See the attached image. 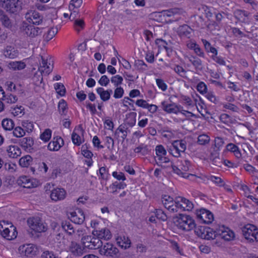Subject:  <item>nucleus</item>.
<instances>
[{"label":"nucleus","instance_id":"ddd939ff","mask_svg":"<svg viewBox=\"0 0 258 258\" xmlns=\"http://www.w3.org/2000/svg\"><path fill=\"white\" fill-rule=\"evenodd\" d=\"M162 203L164 207L171 212H177V198L175 200L168 195H163L162 197Z\"/></svg>","mask_w":258,"mask_h":258},{"label":"nucleus","instance_id":"6e6552de","mask_svg":"<svg viewBox=\"0 0 258 258\" xmlns=\"http://www.w3.org/2000/svg\"><path fill=\"white\" fill-rule=\"evenodd\" d=\"M81 240L85 247L91 249L99 248L102 244V242L95 236H84L82 237Z\"/></svg>","mask_w":258,"mask_h":258},{"label":"nucleus","instance_id":"cd10ccee","mask_svg":"<svg viewBox=\"0 0 258 258\" xmlns=\"http://www.w3.org/2000/svg\"><path fill=\"white\" fill-rule=\"evenodd\" d=\"M4 56L9 58L13 59L18 55V51L11 46H7L4 50Z\"/></svg>","mask_w":258,"mask_h":258},{"label":"nucleus","instance_id":"dca6fc26","mask_svg":"<svg viewBox=\"0 0 258 258\" xmlns=\"http://www.w3.org/2000/svg\"><path fill=\"white\" fill-rule=\"evenodd\" d=\"M36 247L32 244L21 245L19 248V251L23 256H32L36 254Z\"/></svg>","mask_w":258,"mask_h":258},{"label":"nucleus","instance_id":"393cba45","mask_svg":"<svg viewBox=\"0 0 258 258\" xmlns=\"http://www.w3.org/2000/svg\"><path fill=\"white\" fill-rule=\"evenodd\" d=\"M20 145L25 150L30 151L32 149L34 140L31 137H25L20 140Z\"/></svg>","mask_w":258,"mask_h":258},{"label":"nucleus","instance_id":"a878e982","mask_svg":"<svg viewBox=\"0 0 258 258\" xmlns=\"http://www.w3.org/2000/svg\"><path fill=\"white\" fill-rule=\"evenodd\" d=\"M97 93L100 95L101 99L103 101H108L112 93L111 89L104 90V88L99 87L96 89Z\"/></svg>","mask_w":258,"mask_h":258},{"label":"nucleus","instance_id":"c9c22d12","mask_svg":"<svg viewBox=\"0 0 258 258\" xmlns=\"http://www.w3.org/2000/svg\"><path fill=\"white\" fill-rule=\"evenodd\" d=\"M202 41L207 53H211L212 55L218 54L217 49L213 47L209 41L204 39H202Z\"/></svg>","mask_w":258,"mask_h":258},{"label":"nucleus","instance_id":"6e6d98bb","mask_svg":"<svg viewBox=\"0 0 258 258\" xmlns=\"http://www.w3.org/2000/svg\"><path fill=\"white\" fill-rule=\"evenodd\" d=\"M54 88L57 93L60 96H63L66 93V89L64 85L61 83H56L54 85Z\"/></svg>","mask_w":258,"mask_h":258},{"label":"nucleus","instance_id":"680f3d73","mask_svg":"<svg viewBox=\"0 0 258 258\" xmlns=\"http://www.w3.org/2000/svg\"><path fill=\"white\" fill-rule=\"evenodd\" d=\"M82 0H72L69 5V10H72L75 8H79L82 4Z\"/></svg>","mask_w":258,"mask_h":258},{"label":"nucleus","instance_id":"1a4fd4ad","mask_svg":"<svg viewBox=\"0 0 258 258\" xmlns=\"http://www.w3.org/2000/svg\"><path fill=\"white\" fill-rule=\"evenodd\" d=\"M161 107L163 111L167 113H173L177 114L179 112L183 114L182 111H185L182 109V107L178 105L175 103H170L167 101H163L161 103Z\"/></svg>","mask_w":258,"mask_h":258},{"label":"nucleus","instance_id":"0eeeda50","mask_svg":"<svg viewBox=\"0 0 258 258\" xmlns=\"http://www.w3.org/2000/svg\"><path fill=\"white\" fill-rule=\"evenodd\" d=\"M25 18L27 22L35 25H39L43 22V16L34 10L30 9L25 14Z\"/></svg>","mask_w":258,"mask_h":258},{"label":"nucleus","instance_id":"2f4dec72","mask_svg":"<svg viewBox=\"0 0 258 258\" xmlns=\"http://www.w3.org/2000/svg\"><path fill=\"white\" fill-rule=\"evenodd\" d=\"M226 150L234 154L237 158L241 157V153L239 148L233 143H229L226 145Z\"/></svg>","mask_w":258,"mask_h":258},{"label":"nucleus","instance_id":"a18cd8bd","mask_svg":"<svg viewBox=\"0 0 258 258\" xmlns=\"http://www.w3.org/2000/svg\"><path fill=\"white\" fill-rule=\"evenodd\" d=\"M210 137L206 134L200 135L198 138V143L201 145L208 144L210 142Z\"/></svg>","mask_w":258,"mask_h":258},{"label":"nucleus","instance_id":"4c0bfd02","mask_svg":"<svg viewBox=\"0 0 258 258\" xmlns=\"http://www.w3.org/2000/svg\"><path fill=\"white\" fill-rule=\"evenodd\" d=\"M62 229L70 235L75 233V229L73 225L69 221H63L61 223Z\"/></svg>","mask_w":258,"mask_h":258},{"label":"nucleus","instance_id":"603ef678","mask_svg":"<svg viewBox=\"0 0 258 258\" xmlns=\"http://www.w3.org/2000/svg\"><path fill=\"white\" fill-rule=\"evenodd\" d=\"M208 180L214 182L216 184L219 186L224 185V181L219 177L210 175L207 177Z\"/></svg>","mask_w":258,"mask_h":258},{"label":"nucleus","instance_id":"a211bd4d","mask_svg":"<svg viewBox=\"0 0 258 258\" xmlns=\"http://www.w3.org/2000/svg\"><path fill=\"white\" fill-rule=\"evenodd\" d=\"M68 251L74 256H80L84 253L85 248L82 247L80 244L75 241H72L69 246Z\"/></svg>","mask_w":258,"mask_h":258},{"label":"nucleus","instance_id":"8fccbe9b","mask_svg":"<svg viewBox=\"0 0 258 258\" xmlns=\"http://www.w3.org/2000/svg\"><path fill=\"white\" fill-rule=\"evenodd\" d=\"M1 234L3 237L8 240H12L16 237L14 233H13L12 235H10V230L8 227H5L4 230H3Z\"/></svg>","mask_w":258,"mask_h":258},{"label":"nucleus","instance_id":"0e129e2a","mask_svg":"<svg viewBox=\"0 0 258 258\" xmlns=\"http://www.w3.org/2000/svg\"><path fill=\"white\" fill-rule=\"evenodd\" d=\"M174 71L181 77H185L186 75V71L181 66L176 65L174 68Z\"/></svg>","mask_w":258,"mask_h":258},{"label":"nucleus","instance_id":"9d476101","mask_svg":"<svg viewBox=\"0 0 258 258\" xmlns=\"http://www.w3.org/2000/svg\"><path fill=\"white\" fill-rule=\"evenodd\" d=\"M196 214L198 219L201 223L209 224L214 220L213 214L210 211L205 209L197 210Z\"/></svg>","mask_w":258,"mask_h":258},{"label":"nucleus","instance_id":"7c9ffc66","mask_svg":"<svg viewBox=\"0 0 258 258\" xmlns=\"http://www.w3.org/2000/svg\"><path fill=\"white\" fill-rule=\"evenodd\" d=\"M255 229V226L252 224H247L242 228V231L245 239L248 240L253 230Z\"/></svg>","mask_w":258,"mask_h":258},{"label":"nucleus","instance_id":"f03ea898","mask_svg":"<svg viewBox=\"0 0 258 258\" xmlns=\"http://www.w3.org/2000/svg\"><path fill=\"white\" fill-rule=\"evenodd\" d=\"M34 25L28 24L26 21H23L20 24V29L27 36L33 38L40 35L43 29V28L36 27Z\"/></svg>","mask_w":258,"mask_h":258},{"label":"nucleus","instance_id":"72a5a7b5","mask_svg":"<svg viewBox=\"0 0 258 258\" xmlns=\"http://www.w3.org/2000/svg\"><path fill=\"white\" fill-rule=\"evenodd\" d=\"M18 183L25 188H30L33 185L30 178L26 176L20 177L18 180Z\"/></svg>","mask_w":258,"mask_h":258},{"label":"nucleus","instance_id":"bb28decb","mask_svg":"<svg viewBox=\"0 0 258 258\" xmlns=\"http://www.w3.org/2000/svg\"><path fill=\"white\" fill-rule=\"evenodd\" d=\"M187 58L196 71H201L203 69L202 61L199 57L195 55H190L188 56Z\"/></svg>","mask_w":258,"mask_h":258},{"label":"nucleus","instance_id":"3c124183","mask_svg":"<svg viewBox=\"0 0 258 258\" xmlns=\"http://www.w3.org/2000/svg\"><path fill=\"white\" fill-rule=\"evenodd\" d=\"M13 135L17 138H21L25 135V130L21 126H17L14 128Z\"/></svg>","mask_w":258,"mask_h":258},{"label":"nucleus","instance_id":"6ab92c4d","mask_svg":"<svg viewBox=\"0 0 258 258\" xmlns=\"http://www.w3.org/2000/svg\"><path fill=\"white\" fill-rule=\"evenodd\" d=\"M69 218L72 222L77 224H82L85 220L84 212L80 209H78L76 211L70 213Z\"/></svg>","mask_w":258,"mask_h":258},{"label":"nucleus","instance_id":"f8f14e48","mask_svg":"<svg viewBox=\"0 0 258 258\" xmlns=\"http://www.w3.org/2000/svg\"><path fill=\"white\" fill-rule=\"evenodd\" d=\"M195 232L199 237L207 240L215 239L217 235L216 232L210 228L201 227L197 229Z\"/></svg>","mask_w":258,"mask_h":258},{"label":"nucleus","instance_id":"338daca9","mask_svg":"<svg viewBox=\"0 0 258 258\" xmlns=\"http://www.w3.org/2000/svg\"><path fill=\"white\" fill-rule=\"evenodd\" d=\"M72 140L73 143L76 145L79 146L82 143L80 136L74 132L72 135Z\"/></svg>","mask_w":258,"mask_h":258},{"label":"nucleus","instance_id":"c85d7f7f","mask_svg":"<svg viewBox=\"0 0 258 258\" xmlns=\"http://www.w3.org/2000/svg\"><path fill=\"white\" fill-rule=\"evenodd\" d=\"M8 155L10 158H16L21 154V149L17 146H10L7 149Z\"/></svg>","mask_w":258,"mask_h":258},{"label":"nucleus","instance_id":"b1692460","mask_svg":"<svg viewBox=\"0 0 258 258\" xmlns=\"http://www.w3.org/2000/svg\"><path fill=\"white\" fill-rule=\"evenodd\" d=\"M41 63L40 64V67L39 68V71L42 74H44L45 75H48L52 71V68H50L49 65L47 64V60L43 56H41Z\"/></svg>","mask_w":258,"mask_h":258},{"label":"nucleus","instance_id":"7ed1b4c3","mask_svg":"<svg viewBox=\"0 0 258 258\" xmlns=\"http://www.w3.org/2000/svg\"><path fill=\"white\" fill-rule=\"evenodd\" d=\"M176 225L179 229L189 231L194 229L196 224L194 220L188 215L180 214L176 221Z\"/></svg>","mask_w":258,"mask_h":258},{"label":"nucleus","instance_id":"052dcab7","mask_svg":"<svg viewBox=\"0 0 258 258\" xmlns=\"http://www.w3.org/2000/svg\"><path fill=\"white\" fill-rule=\"evenodd\" d=\"M67 103L63 100H61L58 105V109L59 113L61 114H66Z\"/></svg>","mask_w":258,"mask_h":258},{"label":"nucleus","instance_id":"423d86ee","mask_svg":"<svg viewBox=\"0 0 258 258\" xmlns=\"http://www.w3.org/2000/svg\"><path fill=\"white\" fill-rule=\"evenodd\" d=\"M0 2L5 4V10L11 14H18L22 9V2L21 0H0Z\"/></svg>","mask_w":258,"mask_h":258},{"label":"nucleus","instance_id":"c756f323","mask_svg":"<svg viewBox=\"0 0 258 258\" xmlns=\"http://www.w3.org/2000/svg\"><path fill=\"white\" fill-rule=\"evenodd\" d=\"M0 21L2 25L7 28H11L13 26L12 20L3 11L0 10Z\"/></svg>","mask_w":258,"mask_h":258},{"label":"nucleus","instance_id":"2eb2a0df","mask_svg":"<svg viewBox=\"0 0 258 258\" xmlns=\"http://www.w3.org/2000/svg\"><path fill=\"white\" fill-rule=\"evenodd\" d=\"M177 212L179 211H190L194 207L193 204L188 200L184 198L178 197L177 198L176 203Z\"/></svg>","mask_w":258,"mask_h":258},{"label":"nucleus","instance_id":"774afa93","mask_svg":"<svg viewBox=\"0 0 258 258\" xmlns=\"http://www.w3.org/2000/svg\"><path fill=\"white\" fill-rule=\"evenodd\" d=\"M41 258H57V256L52 251L45 250L42 252Z\"/></svg>","mask_w":258,"mask_h":258},{"label":"nucleus","instance_id":"864d4df0","mask_svg":"<svg viewBox=\"0 0 258 258\" xmlns=\"http://www.w3.org/2000/svg\"><path fill=\"white\" fill-rule=\"evenodd\" d=\"M148 151V146L143 144H141L139 146L134 149V152L136 153H142L144 155L147 153Z\"/></svg>","mask_w":258,"mask_h":258},{"label":"nucleus","instance_id":"473e14b6","mask_svg":"<svg viewBox=\"0 0 258 258\" xmlns=\"http://www.w3.org/2000/svg\"><path fill=\"white\" fill-rule=\"evenodd\" d=\"M127 132L124 125H120L115 132V136L117 138H121L124 141L127 137Z\"/></svg>","mask_w":258,"mask_h":258},{"label":"nucleus","instance_id":"4d7b16f0","mask_svg":"<svg viewBox=\"0 0 258 258\" xmlns=\"http://www.w3.org/2000/svg\"><path fill=\"white\" fill-rule=\"evenodd\" d=\"M248 13L243 10H237L234 12L235 17L238 20H240L243 17H248Z\"/></svg>","mask_w":258,"mask_h":258},{"label":"nucleus","instance_id":"13d9d810","mask_svg":"<svg viewBox=\"0 0 258 258\" xmlns=\"http://www.w3.org/2000/svg\"><path fill=\"white\" fill-rule=\"evenodd\" d=\"M104 141L105 145L109 150L111 152L114 147L113 139L110 137L107 136L105 138Z\"/></svg>","mask_w":258,"mask_h":258},{"label":"nucleus","instance_id":"f3484780","mask_svg":"<svg viewBox=\"0 0 258 258\" xmlns=\"http://www.w3.org/2000/svg\"><path fill=\"white\" fill-rule=\"evenodd\" d=\"M93 236L98 238L99 240L104 239L108 240L111 239L112 234L110 230L107 228L96 229L92 231Z\"/></svg>","mask_w":258,"mask_h":258},{"label":"nucleus","instance_id":"4468645a","mask_svg":"<svg viewBox=\"0 0 258 258\" xmlns=\"http://www.w3.org/2000/svg\"><path fill=\"white\" fill-rule=\"evenodd\" d=\"M155 152L157 157V159L155 158V161L157 165H161L162 163L169 162V159L165 156L166 150L162 145H157L155 148Z\"/></svg>","mask_w":258,"mask_h":258},{"label":"nucleus","instance_id":"bf43d9fd","mask_svg":"<svg viewBox=\"0 0 258 258\" xmlns=\"http://www.w3.org/2000/svg\"><path fill=\"white\" fill-rule=\"evenodd\" d=\"M123 78L119 75H116L113 76L111 78V82L114 84L115 87H118L119 85L122 84Z\"/></svg>","mask_w":258,"mask_h":258},{"label":"nucleus","instance_id":"49530a36","mask_svg":"<svg viewBox=\"0 0 258 258\" xmlns=\"http://www.w3.org/2000/svg\"><path fill=\"white\" fill-rule=\"evenodd\" d=\"M215 142V147L216 148V150L219 151L220 150L221 148L224 146L225 144V140L221 137H216L214 140Z\"/></svg>","mask_w":258,"mask_h":258},{"label":"nucleus","instance_id":"58836bf2","mask_svg":"<svg viewBox=\"0 0 258 258\" xmlns=\"http://www.w3.org/2000/svg\"><path fill=\"white\" fill-rule=\"evenodd\" d=\"M17 100L18 98L16 95L9 93L6 94V93L5 95H3V98H2V100L9 104L14 103L17 102Z\"/></svg>","mask_w":258,"mask_h":258},{"label":"nucleus","instance_id":"c03bdc74","mask_svg":"<svg viewBox=\"0 0 258 258\" xmlns=\"http://www.w3.org/2000/svg\"><path fill=\"white\" fill-rule=\"evenodd\" d=\"M57 33V30L56 29H54L51 28L49 29L46 33H45L44 36V39L45 40L48 41L56 35Z\"/></svg>","mask_w":258,"mask_h":258},{"label":"nucleus","instance_id":"4be33fe9","mask_svg":"<svg viewBox=\"0 0 258 258\" xmlns=\"http://www.w3.org/2000/svg\"><path fill=\"white\" fill-rule=\"evenodd\" d=\"M219 234L222 239L227 241L233 239L234 237V232L228 228L222 227L219 230Z\"/></svg>","mask_w":258,"mask_h":258},{"label":"nucleus","instance_id":"5fc2aeb1","mask_svg":"<svg viewBox=\"0 0 258 258\" xmlns=\"http://www.w3.org/2000/svg\"><path fill=\"white\" fill-rule=\"evenodd\" d=\"M51 136V131L50 129H46L40 135V139L44 141H48Z\"/></svg>","mask_w":258,"mask_h":258},{"label":"nucleus","instance_id":"9b49d317","mask_svg":"<svg viewBox=\"0 0 258 258\" xmlns=\"http://www.w3.org/2000/svg\"><path fill=\"white\" fill-rule=\"evenodd\" d=\"M27 223L30 228L36 232H42L46 230V228L39 217L30 218Z\"/></svg>","mask_w":258,"mask_h":258},{"label":"nucleus","instance_id":"412c9836","mask_svg":"<svg viewBox=\"0 0 258 258\" xmlns=\"http://www.w3.org/2000/svg\"><path fill=\"white\" fill-rule=\"evenodd\" d=\"M63 145V139L61 137H56L48 144L47 148L50 151H58Z\"/></svg>","mask_w":258,"mask_h":258},{"label":"nucleus","instance_id":"5701e85b","mask_svg":"<svg viewBox=\"0 0 258 258\" xmlns=\"http://www.w3.org/2000/svg\"><path fill=\"white\" fill-rule=\"evenodd\" d=\"M192 29L187 25L180 26L178 28L177 33L181 37L189 38Z\"/></svg>","mask_w":258,"mask_h":258},{"label":"nucleus","instance_id":"f704fd0d","mask_svg":"<svg viewBox=\"0 0 258 258\" xmlns=\"http://www.w3.org/2000/svg\"><path fill=\"white\" fill-rule=\"evenodd\" d=\"M116 240L119 245L124 248H128L131 245V242L130 239L124 236L118 237Z\"/></svg>","mask_w":258,"mask_h":258},{"label":"nucleus","instance_id":"aec40b11","mask_svg":"<svg viewBox=\"0 0 258 258\" xmlns=\"http://www.w3.org/2000/svg\"><path fill=\"white\" fill-rule=\"evenodd\" d=\"M66 196L64 189L61 188H53L51 192L50 198L52 201L57 202L63 200Z\"/></svg>","mask_w":258,"mask_h":258},{"label":"nucleus","instance_id":"e2e57ef3","mask_svg":"<svg viewBox=\"0 0 258 258\" xmlns=\"http://www.w3.org/2000/svg\"><path fill=\"white\" fill-rule=\"evenodd\" d=\"M156 216L159 219H161L163 221H165L167 219V216L166 214L161 209L156 210Z\"/></svg>","mask_w":258,"mask_h":258},{"label":"nucleus","instance_id":"20e7f679","mask_svg":"<svg viewBox=\"0 0 258 258\" xmlns=\"http://www.w3.org/2000/svg\"><path fill=\"white\" fill-rule=\"evenodd\" d=\"M99 249V253L102 255L112 258H118L120 256L118 248L111 243L102 244Z\"/></svg>","mask_w":258,"mask_h":258},{"label":"nucleus","instance_id":"37998d69","mask_svg":"<svg viewBox=\"0 0 258 258\" xmlns=\"http://www.w3.org/2000/svg\"><path fill=\"white\" fill-rule=\"evenodd\" d=\"M134 66L137 70L141 72L147 69V65L142 60L138 59L135 60Z\"/></svg>","mask_w":258,"mask_h":258},{"label":"nucleus","instance_id":"a19ab883","mask_svg":"<svg viewBox=\"0 0 258 258\" xmlns=\"http://www.w3.org/2000/svg\"><path fill=\"white\" fill-rule=\"evenodd\" d=\"M10 69L13 70H21L26 67V64L22 61H13L11 62L9 64Z\"/></svg>","mask_w":258,"mask_h":258},{"label":"nucleus","instance_id":"ea45409f","mask_svg":"<svg viewBox=\"0 0 258 258\" xmlns=\"http://www.w3.org/2000/svg\"><path fill=\"white\" fill-rule=\"evenodd\" d=\"M2 126L5 130L11 131L14 128V122L11 119L5 118L2 121Z\"/></svg>","mask_w":258,"mask_h":258},{"label":"nucleus","instance_id":"79ce46f5","mask_svg":"<svg viewBox=\"0 0 258 258\" xmlns=\"http://www.w3.org/2000/svg\"><path fill=\"white\" fill-rule=\"evenodd\" d=\"M32 162V158L30 155H26L19 160V164L22 167H28Z\"/></svg>","mask_w":258,"mask_h":258},{"label":"nucleus","instance_id":"f257e3e1","mask_svg":"<svg viewBox=\"0 0 258 258\" xmlns=\"http://www.w3.org/2000/svg\"><path fill=\"white\" fill-rule=\"evenodd\" d=\"M190 162L187 160H182L178 161L177 165H172V169L173 172L183 178H189L191 180H194L197 176L192 174H188L187 171H188Z\"/></svg>","mask_w":258,"mask_h":258},{"label":"nucleus","instance_id":"de8ad7c7","mask_svg":"<svg viewBox=\"0 0 258 258\" xmlns=\"http://www.w3.org/2000/svg\"><path fill=\"white\" fill-rule=\"evenodd\" d=\"M136 115L137 113L134 112H130L126 115L127 119H129L127 121V124L130 126H133L136 124Z\"/></svg>","mask_w":258,"mask_h":258},{"label":"nucleus","instance_id":"69168bd1","mask_svg":"<svg viewBox=\"0 0 258 258\" xmlns=\"http://www.w3.org/2000/svg\"><path fill=\"white\" fill-rule=\"evenodd\" d=\"M197 89L201 94L207 93V85L203 82H201L198 84Z\"/></svg>","mask_w":258,"mask_h":258},{"label":"nucleus","instance_id":"09e8293b","mask_svg":"<svg viewBox=\"0 0 258 258\" xmlns=\"http://www.w3.org/2000/svg\"><path fill=\"white\" fill-rule=\"evenodd\" d=\"M85 26L84 21L82 19H76L75 20L74 27L76 31L78 32L82 30Z\"/></svg>","mask_w":258,"mask_h":258},{"label":"nucleus","instance_id":"39448f33","mask_svg":"<svg viewBox=\"0 0 258 258\" xmlns=\"http://www.w3.org/2000/svg\"><path fill=\"white\" fill-rule=\"evenodd\" d=\"M186 149V142L184 140H176L171 145L168 146V151L175 157L180 156L181 153H183Z\"/></svg>","mask_w":258,"mask_h":258},{"label":"nucleus","instance_id":"e433bc0d","mask_svg":"<svg viewBox=\"0 0 258 258\" xmlns=\"http://www.w3.org/2000/svg\"><path fill=\"white\" fill-rule=\"evenodd\" d=\"M126 186V184L124 182H119L117 181L112 183L109 186V188L111 190L112 194H115L117 192V189H124Z\"/></svg>","mask_w":258,"mask_h":258}]
</instances>
